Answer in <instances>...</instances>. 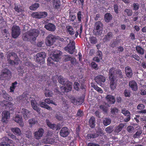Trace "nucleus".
<instances>
[{
    "mask_svg": "<svg viewBox=\"0 0 146 146\" xmlns=\"http://www.w3.org/2000/svg\"><path fill=\"white\" fill-rule=\"evenodd\" d=\"M39 33V31L37 29H31L23 35V38L25 41H34L36 40Z\"/></svg>",
    "mask_w": 146,
    "mask_h": 146,
    "instance_id": "obj_1",
    "label": "nucleus"
},
{
    "mask_svg": "<svg viewBox=\"0 0 146 146\" xmlns=\"http://www.w3.org/2000/svg\"><path fill=\"white\" fill-rule=\"evenodd\" d=\"M58 79L59 82L63 85L60 88L62 92H68L71 90L72 86V83L68 81L67 79H63L61 76H59Z\"/></svg>",
    "mask_w": 146,
    "mask_h": 146,
    "instance_id": "obj_2",
    "label": "nucleus"
},
{
    "mask_svg": "<svg viewBox=\"0 0 146 146\" xmlns=\"http://www.w3.org/2000/svg\"><path fill=\"white\" fill-rule=\"evenodd\" d=\"M62 54V52L59 50H57L56 52H54L52 56H51V57L48 58V64L50 66L51 65V64H53V61L56 62L58 61Z\"/></svg>",
    "mask_w": 146,
    "mask_h": 146,
    "instance_id": "obj_3",
    "label": "nucleus"
},
{
    "mask_svg": "<svg viewBox=\"0 0 146 146\" xmlns=\"http://www.w3.org/2000/svg\"><path fill=\"white\" fill-rule=\"evenodd\" d=\"M8 57H10V59H8V62L12 65H17L19 63V59L17 55L13 52H10L8 54Z\"/></svg>",
    "mask_w": 146,
    "mask_h": 146,
    "instance_id": "obj_4",
    "label": "nucleus"
},
{
    "mask_svg": "<svg viewBox=\"0 0 146 146\" xmlns=\"http://www.w3.org/2000/svg\"><path fill=\"white\" fill-rule=\"evenodd\" d=\"M103 27V24L100 21H98L95 23L93 30V33L95 35H98L102 33Z\"/></svg>",
    "mask_w": 146,
    "mask_h": 146,
    "instance_id": "obj_5",
    "label": "nucleus"
},
{
    "mask_svg": "<svg viewBox=\"0 0 146 146\" xmlns=\"http://www.w3.org/2000/svg\"><path fill=\"white\" fill-rule=\"evenodd\" d=\"M46 56V53L44 52L38 53L36 55V61L40 64H43L45 62V58Z\"/></svg>",
    "mask_w": 146,
    "mask_h": 146,
    "instance_id": "obj_6",
    "label": "nucleus"
},
{
    "mask_svg": "<svg viewBox=\"0 0 146 146\" xmlns=\"http://www.w3.org/2000/svg\"><path fill=\"white\" fill-rule=\"evenodd\" d=\"M21 33L20 27L16 25H14L12 28V35L14 38H17Z\"/></svg>",
    "mask_w": 146,
    "mask_h": 146,
    "instance_id": "obj_7",
    "label": "nucleus"
},
{
    "mask_svg": "<svg viewBox=\"0 0 146 146\" xmlns=\"http://www.w3.org/2000/svg\"><path fill=\"white\" fill-rule=\"evenodd\" d=\"M75 42L73 41H70V43L68 44L67 46L64 48V49L66 51L70 54H72L75 51Z\"/></svg>",
    "mask_w": 146,
    "mask_h": 146,
    "instance_id": "obj_8",
    "label": "nucleus"
},
{
    "mask_svg": "<svg viewBox=\"0 0 146 146\" xmlns=\"http://www.w3.org/2000/svg\"><path fill=\"white\" fill-rule=\"evenodd\" d=\"M106 80V78L102 75H98L95 78V80L96 82L100 86L103 87L104 85L102 83H104Z\"/></svg>",
    "mask_w": 146,
    "mask_h": 146,
    "instance_id": "obj_9",
    "label": "nucleus"
},
{
    "mask_svg": "<svg viewBox=\"0 0 146 146\" xmlns=\"http://www.w3.org/2000/svg\"><path fill=\"white\" fill-rule=\"evenodd\" d=\"M1 115V121L3 122L7 123L10 117V113L7 111L5 110L2 112Z\"/></svg>",
    "mask_w": 146,
    "mask_h": 146,
    "instance_id": "obj_10",
    "label": "nucleus"
},
{
    "mask_svg": "<svg viewBox=\"0 0 146 146\" xmlns=\"http://www.w3.org/2000/svg\"><path fill=\"white\" fill-rule=\"evenodd\" d=\"M55 37L52 35H49L46 38V44L47 46H50L52 45L54 42Z\"/></svg>",
    "mask_w": 146,
    "mask_h": 146,
    "instance_id": "obj_11",
    "label": "nucleus"
},
{
    "mask_svg": "<svg viewBox=\"0 0 146 146\" xmlns=\"http://www.w3.org/2000/svg\"><path fill=\"white\" fill-rule=\"evenodd\" d=\"M44 133L43 129L40 128L34 133V137L36 139H39L42 137Z\"/></svg>",
    "mask_w": 146,
    "mask_h": 146,
    "instance_id": "obj_12",
    "label": "nucleus"
},
{
    "mask_svg": "<svg viewBox=\"0 0 146 146\" xmlns=\"http://www.w3.org/2000/svg\"><path fill=\"white\" fill-rule=\"evenodd\" d=\"M30 100L31 102V104L33 109L37 112H39L40 111V109L38 107V104L35 100V99H33L32 97L30 98Z\"/></svg>",
    "mask_w": 146,
    "mask_h": 146,
    "instance_id": "obj_13",
    "label": "nucleus"
},
{
    "mask_svg": "<svg viewBox=\"0 0 146 146\" xmlns=\"http://www.w3.org/2000/svg\"><path fill=\"white\" fill-rule=\"evenodd\" d=\"M20 112L21 113L24 118L26 120H27L30 116V111L26 109L22 108Z\"/></svg>",
    "mask_w": 146,
    "mask_h": 146,
    "instance_id": "obj_14",
    "label": "nucleus"
},
{
    "mask_svg": "<svg viewBox=\"0 0 146 146\" xmlns=\"http://www.w3.org/2000/svg\"><path fill=\"white\" fill-rule=\"evenodd\" d=\"M11 76V74L10 71L7 69H5L3 70L0 77L8 79L10 78Z\"/></svg>",
    "mask_w": 146,
    "mask_h": 146,
    "instance_id": "obj_15",
    "label": "nucleus"
},
{
    "mask_svg": "<svg viewBox=\"0 0 146 146\" xmlns=\"http://www.w3.org/2000/svg\"><path fill=\"white\" fill-rule=\"evenodd\" d=\"M106 99L108 103L109 104L108 105H110L113 104L115 102V97L114 96L111 95H108L106 97Z\"/></svg>",
    "mask_w": 146,
    "mask_h": 146,
    "instance_id": "obj_16",
    "label": "nucleus"
},
{
    "mask_svg": "<svg viewBox=\"0 0 146 146\" xmlns=\"http://www.w3.org/2000/svg\"><path fill=\"white\" fill-rule=\"evenodd\" d=\"M46 123L47 125L50 128L53 129H55L56 130H57L60 128V125H56L55 124H52L50 121L48 119H46Z\"/></svg>",
    "mask_w": 146,
    "mask_h": 146,
    "instance_id": "obj_17",
    "label": "nucleus"
},
{
    "mask_svg": "<svg viewBox=\"0 0 146 146\" xmlns=\"http://www.w3.org/2000/svg\"><path fill=\"white\" fill-rule=\"evenodd\" d=\"M69 134L68 129L66 127L62 128L60 132V134L61 136L65 137H67Z\"/></svg>",
    "mask_w": 146,
    "mask_h": 146,
    "instance_id": "obj_18",
    "label": "nucleus"
},
{
    "mask_svg": "<svg viewBox=\"0 0 146 146\" xmlns=\"http://www.w3.org/2000/svg\"><path fill=\"white\" fill-rule=\"evenodd\" d=\"M13 119L14 121L17 123L19 124L21 127H23L24 123L22 121V119L21 116L17 115L14 117H13Z\"/></svg>",
    "mask_w": 146,
    "mask_h": 146,
    "instance_id": "obj_19",
    "label": "nucleus"
},
{
    "mask_svg": "<svg viewBox=\"0 0 146 146\" xmlns=\"http://www.w3.org/2000/svg\"><path fill=\"white\" fill-rule=\"evenodd\" d=\"M44 27L47 30L52 32L54 31L56 29L55 26L50 23L45 25Z\"/></svg>",
    "mask_w": 146,
    "mask_h": 146,
    "instance_id": "obj_20",
    "label": "nucleus"
},
{
    "mask_svg": "<svg viewBox=\"0 0 146 146\" xmlns=\"http://www.w3.org/2000/svg\"><path fill=\"white\" fill-rule=\"evenodd\" d=\"M129 86L133 91H136L137 90V86L136 82L134 80L130 81L129 82Z\"/></svg>",
    "mask_w": 146,
    "mask_h": 146,
    "instance_id": "obj_21",
    "label": "nucleus"
},
{
    "mask_svg": "<svg viewBox=\"0 0 146 146\" xmlns=\"http://www.w3.org/2000/svg\"><path fill=\"white\" fill-rule=\"evenodd\" d=\"M125 72L127 77L129 78L131 77L133 75V71L131 68L129 66H127L125 68Z\"/></svg>",
    "mask_w": 146,
    "mask_h": 146,
    "instance_id": "obj_22",
    "label": "nucleus"
},
{
    "mask_svg": "<svg viewBox=\"0 0 146 146\" xmlns=\"http://www.w3.org/2000/svg\"><path fill=\"white\" fill-rule=\"evenodd\" d=\"M17 100L19 103H24L27 101V97L25 95L20 96L17 98Z\"/></svg>",
    "mask_w": 146,
    "mask_h": 146,
    "instance_id": "obj_23",
    "label": "nucleus"
},
{
    "mask_svg": "<svg viewBox=\"0 0 146 146\" xmlns=\"http://www.w3.org/2000/svg\"><path fill=\"white\" fill-rule=\"evenodd\" d=\"M124 126V125L123 123H121L119 125L115 126L114 131L116 133L118 134L122 129Z\"/></svg>",
    "mask_w": 146,
    "mask_h": 146,
    "instance_id": "obj_24",
    "label": "nucleus"
},
{
    "mask_svg": "<svg viewBox=\"0 0 146 146\" xmlns=\"http://www.w3.org/2000/svg\"><path fill=\"white\" fill-rule=\"evenodd\" d=\"M0 105L2 106H5L9 108H11L13 106V104L8 101L4 100L3 102L0 101Z\"/></svg>",
    "mask_w": 146,
    "mask_h": 146,
    "instance_id": "obj_25",
    "label": "nucleus"
},
{
    "mask_svg": "<svg viewBox=\"0 0 146 146\" xmlns=\"http://www.w3.org/2000/svg\"><path fill=\"white\" fill-rule=\"evenodd\" d=\"M115 68H111L109 70V75L110 79H111L112 78H115Z\"/></svg>",
    "mask_w": 146,
    "mask_h": 146,
    "instance_id": "obj_26",
    "label": "nucleus"
},
{
    "mask_svg": "<svg viewBox=\"0 0 146 146\" xmlns=\"http://www.w3.org/2000/svg\"><path fill=\"white\" fill-rule=\"evenodd\" d=\"M15 10L18 13L21 12L23 16L24 15L23 13L24 12V11L23 9L22 6L19 5H15L14 8Z\"/></svg>",
    "mask_w": 146,
    "mask_h": 146,
    "instance_id": "obj_27",
    "label": "nucleus"
},
{
    "mask_svg": "<svg viewBox=\"0 0 146 146\" xmlns=\"http://www.w3.org/2000/svg\"><path fill=\"white\" fill-rule=\"evenodd\" d=\"M11 130L16 135L19 136L21 134V130L18 127L12 128L11 129Z\"/></svg>",
    "mask_w": 146,
    "mask_h": 146,
    "instance_id": "obj_28",
    "label": "nucleus"
},
{
    "mask_svg": "<svg viewBox=\"0 0 146 146\" xmlns=\"http://www.w3.org/2000/svg\"><path fill=\"white\" fill-rule=\"evenodd\" d=\"M112 33L111 32H109L105 36L103 39L104 41H109L112 38Z\"/></svg>",
    "mask_w": 146,
    "mask_h": 146,
    "instance_id": "obj_29",
    "label": "nucleus"
},
{
    "mask_svg": "<svg viewBox=\"0 0 146 146\" xmlns=\"http://www.w3.org/2000/svg\"><path fill=\"white\" fill-rule=\"evenodd\" d=\"M95 119L94 116L92 117L89 119V124L92 128L94 127L95 125Z\"/></svg>",
    "mask_w": 146,
    "mask_h": 146,
    "instance_id": "obj_30",
    "label": "nucleus"
},
{
    "mask_svg": "<svg viewBox=\"0 0 146 146\" xmlns=\"http://www.w3.org/2000/svg\"><path fill=\"white\" fill-rule=\"evenodd\" d=\"M39 104L41 107L45 108L49 110H52V108L46 104L45 102H41L39 103Z\"/></svg>",
    "mask_w": 146,
    "mask_h": 146,
    "instance_id": "obj_31",
    "label": "nucleus"
},
{
    "mask_svg": "<svg viewBox=\"0 0 146 146\" xmlns=\"http://www.w3.org/2000/svg\"><path fill=\"white\" fill-rule=\"evenodd\" d=\"M112 19V15L109 13L106 14L104 16L105 21L106 22H109Z\"/></svg>",
    "mask_w": 146,
    "mask_h": 146,
    "instance_id": "obj_32",
    "label": "nucleus"
},
{
    "mask_svg": "<svg viewBox=\"0 0 146 146\" xmlns=\"http://www.w3.org/2000/svg\"><path fill=\"white\" fill-rule=\"evenodd\" d=\"M43 142L45 143L52 144L55 142V141L52 138L48 137L46 140L44 139Z\"/></svg>",
    "mask_w": 146,
    "mask_h": 146,
    "instance_id": "obj_33",
    "label": "nucleus"
},
{
    "mask_svg": "<svg viewBox=\"0 0 146 146\" xmlns=\"http://www.w3.org/2000/svg\"><path fill=\"white\" fill-rule=\"evenodd\" d=\"M114 78H112L110 80V87L111 90H114L116 88V84L114 82Z\"/></svg>",
    "mask_w": 146,
    "mask_h": 146,
    "instance_id": "obj_34",
    "label": "nucleus"
},
{
    "mask_svg": "<svg viewBox=\"0 0 146 146\" xmlns=\"http://www.w3.org/2000/svg\"><path fill=\"white\" fill-rule=\"evenodd\" d=\"M66 28L67 29V32L70 35H72L74 34L75 33L74 31L71 26H67Z\"/></svg>",
    "mask_w": 146,
    "mask_h": 146,
    "instance_id": "obj_35",
    "label": "nucleus"
},
{
    "mask_svg": "<svg viewBox=\"0 0 146 146\" xmlns=\"http://www.w3.org/2000/svg\"><path fill=\"white\" fill-rule=\"evenodd\" d=\"M60 5V2L59 0H53V6L56 9L58 8Z\"/></svg>",
    "mask_w": 146,
    "mask_h": 146,
    "instance_id": "obj_36",
    "label": "nucleus"
},
{
    "mask_svg": "<svg viewBox=\"0 0 146 146\" xmlns=\"http://www.w3.org/2000/svg\"><path fill=\"white\" fill-rule=\"evenodd\" d=\"M111 120L109 118H106L104 119L103 121V123L104 125L107 126L110 124L111 122Z\"/></svg>",
    "mask_w": 146,
    "mask_h": 146,
    "instance_id": "obj_37",
    "label": "nucleus"
},
{
    "mask_svg": "<svg viewBox=\"0 0 146 146\" xmlns=\"http://www.w3.org/2000/svg\"><path fill=\"white\" fill-rule=\"evenodd\" d=\"M136 49L139 54L143 55L144 54V49L139 46H137L136 47Z\"/></svg>",
    "mask_w": 146,
    "mask_h": 146,
    "instance_id": "obj_38",
    "label": "nucleus"
},
{
    "mask_svg": "<svg viewBox=\"0 0 146 146\" xmlns=\"http://www.w3.org/2000/svg\"><path fill=\"white\" fill-rule=\"evenodd\" d=\"M39 5L38 3H35L33 4L29 7V9L31 10H36L39 7Z\"/></svg>",
    "mask_w": 146,
    "mask_h": 146,
    "instance_id": "obj_39",
    "label": "nucleus"
},
{
    "mask_svg": "<svg viewBox=\"0 0 146 146\" xmlns=\"http://www.w3.org/2000/svg\"><path fill=\"white\" fill-rule=\"evenodd\" d=\"M89 41L92 44H95L97 42L96 38L94 36H90L89 38Z\"/></svg>",
    "mask_w": 146,
    "mask_h": 146,
    "instance_id": "obj_40",
    "label": "nucleus"
},
{
    "mask_svg": "<svg viewBox=\"0 0 146 146\" xmlns=\"http://www.w3.org/2000/svg\"><path fill=\"white\" fill-rule=\"evenodd\" d=\"M29 125L31 126L37 123H38V121L35 118H33L29 120Z\"/></svg>",
    "mask_w": 146,
    "mask_h": 146,
    "instance_id": "obj_41",
    "label": "nucleus"
},
{
    "mask_svg": "<svg viewBox=\"0 0 146 146\" xmlns=\"http://www.w3.org/2000/svg\"><path fill=\"white\" fill-rule=\"evenodd\" d=\"M31 16L33 18L35 19H41L39 12L33 13Z\"/></svg>",
    "mask_w": 146,
    "mask_h": 146,
    "instance_id": "obj_42",
    "label": "nucleus"
},
{
    "mask_svg": "<svg viewBox=\"0 0 146 146\" xmlns=\"http://www.w3.org/2000/svg\"><path fill=\"white\" fill-rule=\"evenodd\" d=\"M83 100H82L80 101L74 98L72 100V102L75 105H79L82 104L83 102Z\"/></svg>",
    "mask_w": 146,
    "mask_h": 146,
    "instance_id": "obj_43",
    "label": "nucleus"
},
{
    "mask_svg": "<svg viewBox=\"0 0 146 146\" xmlns=\"http://www.w3.org/2000/svg\"><path fill=\"white\" fill-rule=\"evenodd\" d=\"M113 130V127L112 126H110L107 127L105 129L106 131L109 133H111Z\"/></svg>",
    "mask_w": 146,
    "mask_h": 146,
    "instance_id": "obj_44",
    "label": "nucleus"
},
{
    "mask_svg": "<svg viewBox=\"0 0 146 146\" xmlns=\"http://www.w3.org/2000/svg\"><path fill=\"white\" fill-rule=\"evenodd\" d=\"M98 136V134H96V133L94 134H88L87 137L88 139H89V138L91 139L95 138Z\"/></svg>",
    "mask_w": 146,
    "mask_h": 146,
    "instance_id": "obj_45",
    "label": "nucleus"
},
{
    "mask_svg": "<svg viewBox=\"0 0 146 146\" xmlns=\"http://www.w3.org/2000/svg\"><path fill=\"white\" fill-rule=\"evenodd\" d=\"M124 12H125L128 16H131L133 13L132 10L130 9H126L124 10Z\"/></svg>",
    "mask_w": 146,
    "mask_h": 146,
    "instance_id": "obj_46",
    "label": "nucleus"
},
{
    "mask_svg": "<svg viewBox=\"0 0 146 146\" xmlns=\"http://www.w3.org/2000/svg\"><path fill=\"white\" fill-rule=\"evenodd\" d=\"M41 19L43 18L46 17L48 15L47 13L46 12H39Z\"/></svg>",
    "mask_w": 146,
    "mask_h": 146,
    "instance_id": "obj_47",
    "label": "nucleus"
},
{
    "mask_svg": "<svg viewBox=\"0 0 146 146\" xmlns=\"http://www.w3.org/2000/svg\"><path fill=\"white\" fill-rule=\"evenodd\" d=\"M111 113L113 114H115L118 112V109L115 107L111 108Z\"/></svg>",
    "mask_w": 146,
    "mask_h": 146,
    "instance_id": "obj_48",
    "label": "nucleus"
},
{
    "mask_svg": "<svg viewBox=\"0 0 146 146\" xmlns=\"http://www.w3.org/2000/svg\"><path fill=\"white\" fill-rule=\"evenodd\" d=\"M127 130L129 133H132L134 130V127L132 126H129L127 127Z\"/></svg>",
    "mask_w": 146,
    "mask_h": 146,
    "instance_id": "obj_49",
    "label": "nucleus"
},
{
    "mask_svg": "<svg viewBox=\"0 0 146 146\" xmlns=\"http://www.w3.org/2000/svg\"><path fill=\"white\" fill-rule=\"evenodd\" d=\"M17 82H15L12 83V86L10 87V92H14L15 88L16 86V85L17 84Z\"/></svg>",
    "mask_w": 146,
    "mask_h": 146,
    "instance_id": "obj_50",
    "label": "nucleus"
},
{
    "mask_svg": "<svg viewBox=\"0 0 146 146\" xmlns=\"http://www.w3.org/2000/svg\"><path fill=\"white\" fill-rule=\"evenodd\" d=\"M121 112L125 116L130 114L129 111L125 108H123Z\"/></svg>",
    "mask_w": 146,
    "mask_h": 146,
    "instance_id": "obj_51",
    "label": "nucleus"
},
{
    "mask_svg": "<svg viewBox=\"0 0 146 146\" xmlns=\"http://www.w3.org/2000/svg\"><path fill=\"white\" fill-rule=\"evenodd\" d=\"M124 94L125 96L126 97H129L130 96V92L128 90H124Z\"/></svg>",
    "mask_w": 146,
    "mask_h": 146,
    "instance_id": "obj_52",
    "label": "nucleus"
},
{
    "mask_svg": "<svg viewBox=\"0 0 146 146\" xmlns=\"http://www.w3.org/2000/svg\"><path fill=\"white\" fill-rule=\"evenodd\" d=\"M133 10L135 11L139 9V5L138 3H134L133 4Z\"/></svg>",
    "mask_w": 146,
    "mask_h": 146,
    "instance_id": "obj_53",
    "label": "nucleus"
},
{
    "mask_svg": "<svg viewBox=\"0 0 146 146\" xmlns=\"http://www.w3.org/2000/svg\"><path fill=\"white\" fill-rule=\"evenodd\" d=\"M45 94L46 97H50L52 96L53 93L49 90H48L46 91Z\"/></svg>",
    "mask_w": 146,
    "mask_h": 146,
    "instance_id": "obj_54",
    "label": "nucleus"
},
{
    "mask_svg": "<svg viewBox=\"0 0 146 146\" xmlns=\"http://www.w3.org/2000/svg\"><path fill=\"white\" fill-rule=\"evenodd\" d=\"M44 102L45 103H47L48 104H51L55 105H56L55 103L53 102V101L50 100V98H47L45 99L44 100Z\"/></svg>",
    "mask_w": 146,
    "mask_h": 146,
    "instance_id": "obj_55",
    "label": "nucleus"
},
{
    "mask_svg": "<svg viewBox=\"0 0 146 146\" xmlns=\"http://www.w3.org/2000/svg\"><path fill=\"white\" fill-rule=\"evenodd\" d=\"M3 96L5 99H7L8 98L9 101H11L12 100V98L7 93L3 94Z\"/></svg>",
    "mask_w": 146,
    "mask_h": 146,
    "instance_id": "obj_56",
    "label": "nucleus"
},
{
    "mask_svg": "<svg viewBox=\"0 0 146 146\" xmlns=\"http://www.w3.org/2000/svg\"><path fill=\"white\" fill-rule=\"evenodd\" d=\"M106 106L103 105H101L100 106V108L101 109L102 111H105L106 110V108L108 107H110V106L108 104H106Z\"/></svg>",
    "mask_w": 146,
    "mask_h": 146,
    "instance_id": "obj_57",
    "label": "nucleus"
},
{
    "mask_svg": "<svg viewBox=\"0 0 146 146\" xmlns=\"http://www.w3.org/2000/svg\"><path fill=\"white\" fill-rule=\"evenodd\" d=\"M77 15L78 21L80 22L81 21V19L83 17V15L81 14V12L80 11L78 12L77 13Z\"/></svg>",
    "mask_w": 146,
    "mask_h": 146,
    "instance_id": "obj_58",
    "label": "nucleus"
},
{
    "mask_svg": "<svg viewBox=\"0 0 146 146\" xmlns=\"http://www.w3.org/2000/svg\"><path fill=\"white\" fill-rule=\"evenodd\" d=\"M142 133V130L139 129L137 131L134 135L133 137L134 138H136L137 136H139Z\"/></svg>",
    "mask_w": 146,
    "mask_h": 146,
    "instance_id": "obj_59",
    "label": "nucleus"
},
{
    "mask_svg": "<svg viewBox=\"0 0 146 146\" xmlns=\"http://www.w3.org/2000/svg\"><path fill=\"white\" fill-rule=\"evenodd\" d=\"M79 85V84L78 82H74V88L76 90H79L78 86Z\"/></svg>",
    "mask_w": 146,
    "mask_h": 146,
    "instance_id": "obj_60",
    "label": "nucleus"
},
{
    "mask_svg": "<svg viewBox=\"0 0 146 146\" xmlns=\"http://www.w3.org/2000/svg\"><path fill=\"white\" fill-rule=\"evenodd\" d=\"M145 108V106L144 105L142 104H140L138 105L137 106V109L139 110H142L143 109Z\"/></svg>",
    "mask_w": 146,
    "mask_h": 146,
    "instance_id": "obj_61",
    "label": "nucleus"
},
{
    "mask_svg": "<svg viewBox=\"0 0 146 146\" xmlns=\"http://www.w3.org/2000/svg\"><path fill=\"white\" fill-rule=\"evenodd\" d=\"M77 116L79 117H81L83 115V113L81 110H79L77 114Z\"/></svg>",
    "mask_w": 146,
    "mask_h": 146,
    "instance_id": "obj_62",
    "label": "nucleus"
},
{
    "mask_svg": "<svg viewBox=\"0 0 146 146\" xmlns=\"http://www.w3.org/2000/svg\"><path fill=\"white\" fill-rule=\"evenodd\" d=\"M91 65L92 68L94 69L97 70L98 69V68L97 65L95 62H93L91 63Z\"/></svg>",
    "mask_w": 146,
    "mask_h": 146,
    "instance_id": "obj_63",
    "label": "nucleus"
},
{
    "mask_svg": "<svg viewBox=\"0 0 146 146\" xmlns=\"http://www.w3.org/2000/svg\"><path fill=\"white\" fill-rule=\"evenodd\" d=\"M140 94L142 95H146V90L143 88L141 89Z\"/></svg>",
    "mask_w": 146,
    "mask_h": 146,
    "instance_id": "obj_64",
    "label": "nucleus"
}]
</instances>
